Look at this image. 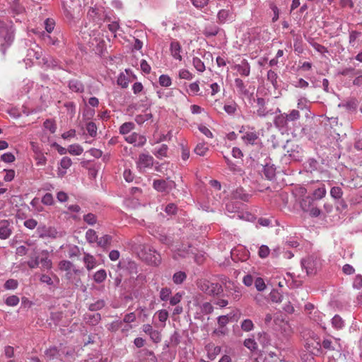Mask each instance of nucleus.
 Listing matches in <instances>:
<instances>
[{
  "instance_id": "obj_22",
  "label": "nucleus",
  "mask_w": 362,
  "mask_h": 362,
  "mask_svg": "<svg viewBox=\"0 0 362 362\" xmlns=\"http://www.w3.org/2000/svg\"><path fill=\"white\" fill-rule=\"evenodd\" d=\"M83 262L88 270L93 269L96 265V260L95 257L88 253H86L83 257Z\"/></svg>"
},
{
  "instance_id": "obj_33",
  "label": "nucleus",
  "mask_w": 362,
  "mask_h": 362,
  "mask_svg": "<svg viewBox=\"0 0 362 362\" xmlns=\"http://www.w3.org/2000/svg\"><path fill=\"white\" fill-rule=\"evenodd\" d=\"M187 275L184 272H177L173 274V280L176 284H181L186 279Z\"/></svg>"
},
{
  "instance_id": "obj_47",
  "label": "nucleus",
  "mask_w": 362,
  "mask_h": 362,
  "mask_svg": "<svg viewBox=\"0 0 362 362\" xmlns=\"http://www.w3.org/2000/svg\"><path fill=\"white\" fill-rule=\"evenodd\" d=\"M192 64L198 71L203 72L205 70V65L199 58L197 57H194L192 59Z\"/></svg>"
},
{
  "instance_id": "obj_56",
  "label": "nucleus",
  "mask_w": 362,
  "mask_h": 362,
  "mask_svg": "<svg viewBox=\"0 0 362 362\" xmlns=\"http://www.w3.org/2000/svg\"><path fill=\"white\" fill-rule=\"evenodd\" d=\"M86 130L90 136L93 137L96 136L97 127L94 122H89L88 123H87Z\"/></svg>"
},
{
  "instance_id": "obj_43",
  "label": "nucleus",
  "mask_w": 362,
  "mask_h": 362,
  "mask_svg": "<svg viewBox=\"0 0 362 362\" xmlns=\"http://www.w3.org/2000/svg\"><path fill=\"white\" fill-rule=\"evenodd\" d=\"M269 298L274 303H279L282 300L283 296L277 290L273 289L269 293Z\"/></svg>"
},
{
  "instance_id": "obj_20",
  "label": "nucleus",
  "mask_w": 362,
  "mask_h": 362,
  "mask_svg": "<svg viewBox=\"0 0 362 362\" xmlns=\"http://www.w3.org/2000/svg\"><path fill=\"white\" fill-rule=\"evenodd\" d=\"M45 354V357L49 361L58 358L60 356L59 351L56 346H52L47 349Z\"/></svg>"
},
{
  "instance_id": "obj_25",
  "label": "nucleus",
  "mask_w": 362,
  "mask_h": 362,
  "mask_svg": "<svg viewBox=\"0 0 362 362\" xmlns=\"http://www.w3.org/2000/svg\"><path fill=\"white\" fill-rule=\"evenodd\" d=\"M242 139L245 143L253 145L258 139V135L256 132H247Z\"/></svg>"
},
{
  "instance_id": "obj_30",
  "label": "nucleus",
  "mask_w": 362,
  "mask_h": 362,
  "mask_svg": "<svg viewBox=\"0 0 362 362\" xmlns=\"http://www.w3.org/2000/svg\"><path fill=\"white\" fill-rule=\"evenodd\" d=\"M308 42L310 45L319 53H328V49L325 46L314 42L311 38L308 39Z\"/></svg>"
},
{
  "instance_id": "obj_41",
  "label": "nucleus",
  "mask_w": 362,
  "mask_h": 362,
  "mask_svg": "<svg viewBox=\"0 0 362 362\" xmlns=\"http://www.w3.org/2000/svg\"><path fill=\"white\" fill-rule=\"evenodd\" d=\"M86 238L90 243H97L98 238L96 232L93 229H88L86 233Z\"/></svg>"
},
{
  "instance_id": "obj_3",
  "label": "nucleus",
  "mask_w": 362,
  "mask_h": 362,
  "mask_svg": "<svg viewBox=\"0 0 362 362\" xmlns=\"http://www.w3.org/2000/svg\"><path fill=\"white\" fill-rule=\"evenodd\" d=\"M177 185L173 180H154L153 187L158 192L168 194L173 189L176 187Z\"/></svg>"
},
{
  "instance_id": "obj_45",
  "label": "nucleus",
  "mask_w": 362,
  "mask_h": 362,
  "mask_svg": "<svg viewBox=\"0 0 362 362\" xmlns=\"http://www.w3.org/2000/svg\"><path fill=\"white\" fill-rule=\"evenodd\" d=\"M243 344L245 347L250 349L251 351H254L257 349V344L254 339L248 338L245 339Z\"/></svg>"
},
{
  "instance_id": "obj_61",
  "label": "nucleus",
  "mask_w": 362,
  "mask_h": 362,
  "mask_svg": "<svg viewBox=\"0 0 362 362\" xmlns=\"http://www.w3.org/2000/svg\"><path fill=\"white\" fill-rule=\"evenodd\" d=\"M255 286L259 291H262L266 288L264 281L261 277H257L255 281Z\"/></svg>"
},
{
  "instance_id": "obj_64",
  "label": "nucleus",
  "mask_w": 362,
  "mask_h": 362,
  "mask_svg": "<svg viewBox=\"0 0 362 362\" xmlns=\"http://www.w3.org/2000/svg\"><path fill=\"white\" fill-rule=\"evenodd\" d=\"M171 290L167 287L163 288L160 292V298L162 300L165 301L169 299Z\"/></svg>"
},
{
  "instance_id": "obj_63",
  "label": "nucleus",
  "mask_w": 362,
  "mask_h": 362,
  "mask_svg": "<svg viewBox=\"0 0 362 362\" xmlns=\"http://www.w3.org/2000/svg\"><path fill=\"white\" fill-rule=\"evenodd\" d=\"M201 310L204 314H211L214 311V307L210 303L206 302L202 304Z\"/></svg>"
},
{
  "instance_id": "obj_11",
  "label": "nucleus",
  "mask_w": 362,
  "mask_h": 362,
  "mask_svg": "<svg viewBox=\"0 0 362 362\" xmlns=\"http://www.w3.org/2000/svg\"><path fill=\"white\" fill-rule=\"evenodd\" d=\"M231 197L234 199H240L243 202H248L250 196L249 194L245 192L243 187H239L232 191Z\"/></svg>"
},
{
  "instance_id": "obj_32",
  "label": "nucleus",
  "mask_w": 362,
  "mask_h": 362,
  "mask_svg": "<svg viewBox=\"0 0 362 362\" xmlns=\"http://www.w3.org/2000/svg\"><path fill=\"white\" fill-rule=\"evenodd\" d=\"M134 127L135 125L133 122H124L119 127V133L121 134H127L130 132Z\"/></svg>"
},
{
  "instance_id": "obj_7",
  "label": "nucleus",
  "mask_w": 362,
  "mask_h": 362,
  "mask_svg": "<svg viewBox=\"0 0 362 362\" xmlns=\"http://www.w3.org/2000/svg\"><path fill=\"white\" fill-rule=\"evenodd\" d=\"M136 163L138 168H139L140 169L150 168L152 167L153 165V158L148 154L141 153L139 155Z\"/></svg>"
},
{
  "instance_id": "obj_1",
  "label": "nucleus",
  "mask_w": 362,
  "mask_h": 362,
  "mask_svg": "<svg viewBox=\"0 0 362 362\" xmlns=\"http://www.w3.org/2000/svg\"><path fill=\"white\" fill-rule=\"evenodd\" d=\"M14 40V29L11 22L0 21V53L1 59H4L7 48Z\"/></svg>"
},
{
  "instance_id": "obj_15",
  "label": "nucleus",
  "mask_w": 362,
  "mask_h": 362,
  "mask_svg": "<svg viewBox=\"0 0 362 362\" xmlns=\"http://www.w3.org/2000/svg\"><path fill=\"white\" fill-rule=\"evenodd\" d=\"M234 82L240 94L247 97L250 99L253 96V93H250L249 92L242 79L237 78L235 79Z\"/></svg>"
},
{
  "instance_id": "obj_24",
  "label": "nucleus",
  "mask_w": 362,
  "mask_h": 362,
  "mask_svg": "<svg viewBox=\"0 0 362 362\" xmlns=\"http://www.w3.org/2000/svg\"><path fill=\"white\" fill-rule=\"evenodd\" d=\"M72 164V161H71V159L67 156H65V157H63L60 161V166L62 169H64V170L63 172H60L59 173V175L61 176H63L64 175L66 172V170L70 168V166Z\"/></svg>"
},
{
  "instance_id": "obj_26",
  "label": "nucleus",
  "mask_w": 362,
  "mask_h": 362,
  "mask_svg": "<svg viewBox=\"0 0 362 362\" xmlns=\"http://www.w3.org/2000/svg\"><path fill=\"white\" fill-rule=\"evenodd\" d=\"M327 193L326 188L324 184L322 185L321 187L315 189L313 193V198L314 199H321L325 197Z\"/></svg>"
},
{
  "instance_id": "obj_48",
  "label": "nucleus",
  "mask_w": 362,
  "mask_h": 362,
  "mask_svg": "<svg viewBox=\"0 0 362 362\" xmlns=\"http://www.w3.org/2000/svg\"><path fill=\"white\" fill-rule=\"evenodd\" d=\"M83 148L78 144L70 145L68 148V152L72 155L79 156L83 153Z\"/></svg>"
},
{
  "instance_id": "obj_14",
  "label": "nucleus",
  "mask_w": 362,
  "mask_h": 362,
  "mask_svg": "<svg viewBox=\"0 0 362 362\" xmlns=\"http://www.w3.org/2000/svg\"><path fill=\"white\" fill-rule=\"evenodd\" d=\"M170 49L171 54L174 59H178L180 61L182 60V57L180 54L182 47L179 42L176 40H173L170 43Z\"/></svg>"
},
{
  "instance_id": "obj_10",
  "label": "nucleus",
  "mask_w": 362,
  "mask_h": 362,
  "mask_svg": "<svg viewBox=\"0 0 362 362\" xmlns=\"http://www.w3.org/2000/svg\"><path fill=\"white\" fill-rule=\"evenodd\" d=\"M42 63L44 64V66L47 68V69H61V66L59 65V62L51 57V56H46V57H44L42 58Z\"/></svg>"
},
{
  "instance_id": "obj_50",
  "label": "nucleus",
  "mask_w": 362,
  "mask_h": 362,
  "mask_svg": "<svg viewBox=\"0 0 362 362\" xmlns=\"http://www.w3.org/2000/svg\"><path fill=\"white\" fill-rule=\"evenodd\" d=\"M20 299L16 295H12L8 297H7L4 301V303L8 306H16L19 303Z\"/></svg>"
},
{
  "instance_id": "obj_6",
  "label": "nucleus",
  "mask_w": 362,
  "mask_h": 362,
  "mask_svg": "<svg viewBox=\"0 0 362 362\" xmlns=\"http://www.w3.org/2000/svg\"><path fill=\"white\" fill-rule=\"evenodd\" d=\"M125 140L129 143L134 144L135 146L141 147L146 142V138L144 135L134 132L131 135L127 136Z\"/></svg>"
},
{
  "instance_id": "obj_59",
  "label": "nucleus",
  "mask_w": 362,
  "mask_h": 362,
  "mask_svg": "<svg viewBox=\"0 0 362 362\" xmlns=\"http://www.w3.org/2000/svg\"><path fill=\"white\" fill-rule=\"evenodd\" d=\"M270 250L268 247V246L265 245H262L259 247V251H258V255L261 258H266L269 255Z\"/></svg>"
},
{
  "instance_id": "obj_28",
  "label": "nucleus",
  "mask_w": 362,
  "mask_h": 362,
  "mask_svg": "<svg viewBox=\"0 0 362 362\" xmlns=\"http://www.w3.org/2000/svg\"><path fill=\"white\" fill-rule=\"evenodd\" d=\"M168 147L166 144H162L158 149H155L153 154L158 158H162L167 156Z\"/></svg>"
},
{
  "instance_id": "obj_46",
  "label": "nucleus",
  "mask_w": 362,
  "mask_h": 362,
  "mask_svg": "<svg viewBox=\"0 0 362 362\" xmlns=\"http://www.w3.org/2000/svg\"><path fill=\"white\" fill-rule=\"evenodd\" d=\"M144 351L145 358L143 362H157V358L152 351L144 349Z\"/></svg>"
},
{
  "instance_id": "obj_62",
  "label": "nucleus",
  "mask_w": 362,
  "mask_h": 362,
  "mask_svg": "<svg viewBox=\"0 0 362 362\" xmlns=\"http://www.w3.org/2000/svg\"><path fill=\"white\" fill-rule=\"evenodd\" d=\"M1 160L5 163H11L15 161L16 157L12 153H6L1 155Z\"/></svg>"
},
{
  "instance_id": "obj_36",
  "label": "nucleus",
  "mask_w": 362,
  "mask_h": 362,
  "mask_svg": "<svg viewBox=\"0 0 362 362\" xmlns=\"http://www.w3.org/2000/svg\"><path fill=\"white\" fill-rule=\"evenodd\" d=\"M278 75L273 70H269L267 72V80L269 81L274 88H278V82H277Z\"/></svg>"
},
{
  "instance_id": "obj_54",
  "label": "nucleus",
  "mask_w": 362,
  "mask_h": 362,
  "mask_svg": "<svg viewBox=\"0 0 362 362\" xmlns=\"http://www.w3.org/2000/svg\"><path fill=\"white\" fill-rule=\"evenodd\" d=\"M284 115H286V118L287 119L288 122L296 121L300 118V112L296 110H292L290 113H284Z\"/></svg>"
},
{
  "instance_id": "obj_55",
  "label": "nucleus",
  "mask_w": 362,
  "mask_h": 362,
  "mask_svg": "<svg viewBox=\"0 0 362 362\" xmlns=\"http://www.w3.org/2000/svg\"><path fill=\"white\" fill-rule=\"evenodd\" d=\"M152 118L151 113H147L145 115H138L135 117V121L137 124H141L146 121Z\"/></svg>"
},
{
  "instance_id": "obj_52",
  "label": "nucleus",
  "mask_w": 362,
  "mask_h": 362,
  "mask_svg": "<svg viewBox=\"0 0 362 362\" xmlns=\"http://www.w3.org/2000/svg\"><path fill=\"white\" fill-rule=\"evenodd\" d=\"M73 266V264L67 260L61 261L59 264V267L61 270L68 272L66 274L67 276L70 274L69 271H70L72 269Z\"/></svg>"
},
{
  "instance_id": "obj_58",
  "label": "nucleus",
  "mask_w": 362,
  "mask_h": 362,
  "mask_svg": "<svg viewBox=\"0 0 362 362\" xmlns=\"http://www.w3.org/2000/svg\"><path fill=\"white\" fill-rule=\"evenodd\" d=\"M18 283L16 280L10 279L4 284V288L7 290H14L18 287Z\"/></svg>"
},
{
  "instance_id": "obj_2",
  "label": "nucleus",
  "mask_w": 362,
  "mask_h": 362,
  "mask_svg": "<svg viewBox=\"0 0 362 362\" xmlns=\"http://www.w3.org/2000/svg\"><path fill=\"white\" fill-rule=\"evenodd\" d=\"M198 288L205 294L213 297H219L223 295V288L218 283L211 282L206 279L197 281Z\"/></svg>"
},
{
  "instance_id": "obj_38",
  "label": "nucleus",
  "mask_w": 362,
  "mask_h": 362,
  "mask_svg": "<svg viewBox=\"0 0 362 362\" xmlns=\"http://www.w3.org/2000/svg\"><path fill=\"white\" fill-rule=\"evenodd\" d=\"M330 195L334 199H340L343 195V191L340 187H332L330 189Z\"/></svg>"
},
{
  "instance_id": "obj_16",
  "label": "nucleus",
  "mask_w": 362,
  "mask_h": 362,
  "mask_svg": "<svg viewBox=\"0 0 362 362\" xmlns=\"http://www.w3.org/2000/svg\"><path fill=\"white\" fill-rule=\"evenodd\" d=\"M86 324L95 326L101 320V315L98 313L93 314H86L83 317Z\"/></svg>"
},
{
  "instance_id": "obj_4",
  "label": "nucleus",
  "mask_w": 362,
  "mask_h": 362,
  "mask_svg": "<svg viewBox=\"0 0 362 362\" xmlns=\"http://www.w3.org/2000/svg\"><path fill=\"white\" fill-rule=\"evenodd\" d=\"M301 266L307 275L315 274L319 266V260L313 256H310L301 260Z\"/></svg>"
},
{
  "instance_id": "obj_12",
  "label": "nucleus",
  "mask_w": 362,
  "mask_h": 362,
  "mask_svg": "<svg viewBox=\"0 0 362 362\" xmlns=\"http://www.w3.org/2000/svg\"><path fill=\"white\" fill-rule=\"evenodd\" d=\"M146 259L149 264L153 265H158L161 261L160 255L153 248L148 249Z\"/></svg>"
},
{
  "instance_id": "obj_35",
  "label": "nucleus",
  "mask_w": 362,
  "mask_h": 362,
  "mask_svg": "<svg viewBox=\"0 0 362 362\" xmlns=\"http://www.w3.org/2000/svg\"><path fill=\"white\" fill-rule=\"evenodd\" d=\"M257 340L263 346H266L270 344L269 336L266 332H259L258 334Z\"/></svg>"
},
{
  "instance_id": "obj_8",
  "label": "nucleus",
  "mask_w": 362,
  "mask_h": 362,
  "mask_svg": "<svg viewBox=\"0 0 362 362\" xmlns=\"http://www.w3.org/2000/svg\"><path fill=\"white\" fill-rule=\"evenodd\" d=\"M233 68L243 76H248L250 74V66L246 59H243L240 64L234 65Z\"/></svg>"
},
{
  "instance_id": "obj_44",
  "label": "nucleus",
  "mask_w": 362,
  "mask_h": 362,
  "mask_svg": "<svg viewBox=\"0 0 362 362\" xmlns=\"http://www.w3.org/2000/svg\"><path fill=\"white\" fill-rule=\"evenodd\" d=\"M159 84L163 87H169L172 84V80L168 75L162 74L159 77Z\"/></svg>"
},
{
  "instance_id": "obj_27",
  "label": "nucleus",
  "mask_w": 362,
  "mask_h": 362,
  "mask_svg": "<svg viewBox=\"0 0 362 362\" xmlns=\"http://www.w3.org/2000/svg\"><path fill=\"white\" fill-rule=\"evenodd\" d=\"M106 277L107 273L106 271L103 269L98 270L93 275V279L98 284L103 282L105 280Z\"/></svg>"
},
{
  "instance_id": "obj_29",
  "label": "nucleus",
  "mask_w": 362,
  "mask_h": 362,
  "mask_svg": "<svg viewBox=\"0 0 362 362\" xmlns=\"http://www.w3.org/2000/svg\"><path fill=\"white\" fill-rule=\"evenodd\" d=\"M287 122L288 120L286 118L284 113L276 116L274 121L275 126L279 128H282L286 126Z\"/></svg>"
},
{
  "instance_id": "obj_17",
  "label": "nucleus",
  "mask_w": 362,
  "mask_h": 362,
  "mask_svg": "<svg viewBox=\"0 0 362 362\" xmlns=\"http://www.w3.org/2000/svg\"><path fill=\"white\" fill-rule=\"evenodd\" d=\"M69 89L75 93H83L84 91V85L77 79H71L68 83Z\"/></svg>"
},
{
  "instance_id": "obj_9",
  "label": "nucleus",
  "mask_w": 362,
  "mask_h": 362,
  "mask_svg": "<svg viewBox=\"0 0 362 362\" xmlns=\"http://www.w3.org/2000/svg\"><path fill=\"white\" fill-rule=\"evenodd\" d=\"M42 269H50L52 267V260L49 258V252L47 250L40 252V263Z\"/></svg>"
},
{
  "instance_id": "obj_18",
  "label": "nucleus",
  "mask_w": 362,
  "mask_h": 362,
  "mask_svg": "<svg viewBox=\"0 0 362 362\" xmlns=\"http://www.w3.org/2000/svg\"><path fill=\"white\" fill-rule=\"evenodd\" d=\"M263 173L269 180H272L276 176V168L274 165L266 164L263 168Z\"/></svg>"
},
{
  "instance_id": "obj_31",
  "label": "nucleus",
  "mask_w": 362,
  "mask_h": 362,
  "mask_svg": "<svg viewBox=\"0 0 362 362\" xmlns=\"http://www.w3.org/2000/svg\"><path fill=\"white\" fill-rule=\"evenodd\" d=\"M332 327L337 329H340L344 326V321L339 315H335L332 319Z\"/></svg>"
},
{
  "instance_id": "obj_37",
  "label": "nucleus",
  "mask_w": 362,
  "mask_h": 362,
  "mask_svg": "<svg viewBox=\"0 0 362 362\" xmlns=\"http://www.w3.org/2000/svg\"><path fill=\"white\" fill-rule=\"evenodd\" d=\"M208 150L209 148L205 144L199 143L196 146L194 151L197 155L204 156L206 154V152L208 151Z\"/></svg>"
},
{
  "instance_id": "obj_60",
  "label": "nucleus",
  "mask_w": 362,
  "mask_h": 362,
  "mask_svg": "<svg viewBox=\"0 0 362 362\" xmlns=\"http://www.w3.org/2000/svg\"><path fill=\"white\" fill-rule=\"evenodd\" d=\"M226 209L228 213H235L239 211L240 206L238 204H235L233 202H230L226 204Z\"/></svg>"
},
{
  "instance_id": "obj_5",
  "label": "nucleus",
  "mask_w": 362,
  "mask_h": 362,
  "mask_svg": "<svg viewBox=\"0 0 362 362\" xmlns=\"http://www.w3.org/2000/svg\"><path fill=\"white\" fill-rule=\"evenodd\" d=\"M226 290L235 301L239 300L242 296V291L239 285L233 281H228L225 284Z\"/></svg>"
},
{
  "instance_id": "obj_23",
  "label": "nucleus",
  "mask_w": 362,
  "mask_h": 362,
  "mask_svg": "<svg viewBox=\"0 0 362 362\" xmlns=\"http://www.w3.org/2000/svg\"><path fill=\"white\" fill-rule=\"evenodd\" d=\"M219 31V28L215 25H209L206 26L204 30V34L206 37L216 36Z\"/></svg>"
},
{
  "instance_id": "obj_39",
  "label": "nucleus",
  "mask_w": 362,
  "mask_h": 362,
  "mask_svg": "<svg viewBox=\"0 0 362 362\" xmlns=\"http://www.w3.org/2000/svg\"><path fill=\"white\" fill-rule=\"evenodd\" d=\"M156 238L160 241L161 243L167 245L168 246L171 245L173 244V240L170 237L166 235L164 233H158Z\"/></svg>"
},
{
  "instance_id": "obj_21",
  "label": "nucleus",
  "mask_w": 362,
  "mask_h": 362,
  "mask_svg": "<svg viewBox=\"0 0 362 362\" xmlns=\"http://www.w3.org/2000/svg\"><path fill=\"white\" fill-rule=\"evenodd\" d=\"M314 199L310 196H307L300 201V207L304 211H308L313 207Z\"/></svg>"
},
{
  "instance_id": "obj_34",
  "label": "nucleus",
  "mask_w": 362,
  "mask_h": 362,
  "mask_svg": "<svg viewBox=\"0 0 362 362\" xmlns=\"http://www.w3.org/2000/svg\"><path fill=\"white\" fill-rule=\"evenodd\" d=\"M361 35L362 34L361 32L356 30H351L349 33V45L353 47H356V42L361 36Z\"/></svg>"
},
{
  "instance_id": "obj_42",
  "label": "nucleus",
  "mask_w": 362,
  "mask_h": 362,
  "mask_svg": "<svg viewBox=\"0 0 362 362\" xmlns=\"http://www.w3.org/2000/svg\"><path fill=\"white\" fill-rule=\"evenodd\" d=\"M105 303L103 300H98L96 302L89 305L88 310L90 311H97L103 308Z\"/></svg>"
},
{
  "instance_id": "obj_53",
  "label": "nucleus",
  "mask_w": 362,
  "mask_h": 362,
  "mask_svg": "<svg viewBox=\"0 0 362 362\" xmlns=\"http://www.w3.org/2000/svg\"><path fill=\"white\" fill-rule=\"evenodd\" d=\"M349 111H355L358 107V102L356 99H351L342 105Z\"/></svg>"
},
{
  "instance_id": "obj_51",
  "label": "nucleus",
  "mask_w": 362,
  "mask_h": 362,
  "mask_svg": "<svg viewBox=\"0 0 362 362\" xmlns=\"http://www.w3.org/2000/svg\"><path fill=\"white\" fill-rule=\"evenodd\" d=\"M241 329L245 332H250L253 329L254 324L250 319L244 320L241 323Z\"/></svg>"
},
{
  "instance_id": "obj_57",
  "label": "nucleus",
  "mask_w": 362,
  "mask_h": 362,
  "mask_svg": "<svg viewBox=\"0 0 362 362\" xmlns=\"http://www.w3.org/2000/svg\"><path fill=\"white\" fill-rule=\"evenodd\" d=\"M83 221L88 225L93 226L96 223L97 218L95 214L89 213L83 216Z\"/></svg>"
},
{
  "instance_id": "obj_13",
  "label": "nucleus",
  "mask_w": 362,
  "mask_h": 362,
  "mask_svg": "<svg viewBox=\"0 0 362 362\" xmlns=\"http://www.w3.org/2000/svg\"><path fill=\"white\" fill-rule=\"evenodd\" d=\"M256 102L258 105V109L257 110V115L260 117H264L267 116L271 110H268L266 107V101L263 98H258L256 100Z\"/></svg>"
},
{
  "instance_id": "obj_40",
  "label": "nucleus",
  "mask_w": 362,
  "mask_h": 362,
  "mask_svg": "<svg viewBox=\"0 0 362 362\" xmlns=\"http://www.w3.org/2000/svg\"><path fill=\"white\" fill-rule=\"evenodd\" d=\"M63 318V313L62 312H54L50 314V320L57 327L59 325V322L62 321Z\"/></svg>"
},
{
  "instance_id": "obj_49",
  "label": "nucleus",
  "mask_w": 362,
  "mask_h": 362,
  "mask_svg": "<svg viewBox=\"0 0 362 362\" xmlns=\"http://www.w3.org/2000/svg\"><path fill=\"white\" fill-rule=\"evenodd\" d=\"M11 230L8 226L4 225L0 227V239L6 240L11 235Z\"/></svg>"
},
{
  "instance_id": "obj_19",
  "label": "nucleus",
  "mask_w": 362,
  "mask_h": 362,
  "mask_svg": "<svg viewBox=\"0 0 362 362\" xmlns=\"http://www.w3.org/2000/svg\"><path fill=\"white\" fill-rule=\"evenodd\" d=\"M112 239V238L111 235H105L98 240L97 244L99 247L106 250L110 245Z\"/></svg>"
}]
</instances>
